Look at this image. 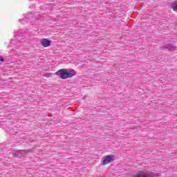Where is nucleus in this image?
Here are the masks:
<instances>
[{"instance_id": "nucleus-1", "label": "nucleus", "mask_w": 177, "mask_h": 177, "mask_svg": "<svg viewBox=\"0 0 177 177\" xmlns=\"http://www.w3.org/2000/svg\"><path fill=\"white\" fill-rule=\"evenodd\" d=\"M75 71L74 69L62 68L58 70L55 73V75H57L61 80H67L68 78H73L75 75Z\"/></svg>"}, {"instance_id": "nucleus-2", "label": "nucleus", "mask_w": 177, "mask_h": 177, "mask_svg": "<svg viewBox=\"0 0 177 177\" xmlns=\"http://www.w3.org/2000/svg\"><path fill=\"white\" fill-rule=\"evenodd\" d=\"M115 160V155H107L104 156L102 158V165H107V164H110V162H113Z\"/></svg>"}, {"instance_id": "nucleus-3", "label": "nucleus", "mask_w": 177, "mask_h": 177, "mask_svg": "<svg viewBox=\"0 0 177 177\" xmlns=\"http://www.w3.org/2000/svg\"><path fill=\"white\" fill-rule=\"evenodd\" d=\"M40 44L41 46L44 48H49L51 45L50 40L46 39V38H43L40 40Z\"/></svg>"}, {"instance_id": "nucleus-4", "label": "nucleus", "mask_w": 177, "mask_h": 177, "mask_svg": "<svg viewBox=\"0 0 177 177\" xmlns=\"http://www.w3.org/2000/svg\"><path fill=\"white\" fill-rule=\"evenodd\" d=\"M164 48L165 49H168V50L172 51V50H175V49H176V46H175L174 44H165L164 46Z\"/></svg>"}, {"instance_id": "nucleus-5", "label": "nucleus", "mask_w": 177, "mask_h": 177, "mask_svg": "<svg viewBox=\"0 0 177 177\" xmlns=\"http://www.w3.org/2000/svg\"><path fill=\"white\" fill-rule=\"evenodd\" d=\"M26 153H27V150H20L17 151V153H15L16 157H24V156L26 155Z\"/></svg>"}, {"instance_id": "nucleus-6", "label": "nucleus", "mask_w": 177, "mask_h": 177, "mask_svg": "<svg viewBox=\"0 0 177 177\" xmlns=\"http://www.w3.org/2000/svg\"><path fill=\"white\" fill-rule=\"evenodd\" d=\"M171 9H173L174 12H177V1H174L171 4Z\"/></svg>"}, {"instance_id": "nucleus-7", "label": "nucleus", "mask_w": 177, "mask_h": 177, "mask_svg": "<svg viewBox=\"0 0 177 177\" xmlns=\"http://www.w3.org/2000/svg\"><path fill=\"white\" fill-rule=\"evenodd\" d=\"M52 75H53V74H52V73H44L43 75V77H45L46 78H50V77H52Z\"/></svg>"}, {"instance_id": "nucleus-8", "label": "nucleus", "mask_w": 177, "mask_h": 177, "mask_svg": "<svg viewBox=\"0 0 177 177\" xmlns=\"http://www.w3.org/2000/svg\"><path fill=\"white\" fill-rule=\"evenodd\" d=\"M0 62H5V59L3 58H0Z\"/></svg>"}, {"instance_id": "nucleus-9", "label": "nucleus", "mask_w": 177, "mask_h": 177, "mask_svg": "<svg viewBox=\"0 0 177 177\" xmlns=\"http://www.w3.org/2000/svg\"><path fill=\"white\" fill-rule=\"evenodd\" d=\"M137 129H140V127H137Z\"/></svg>"}]
</instances>
